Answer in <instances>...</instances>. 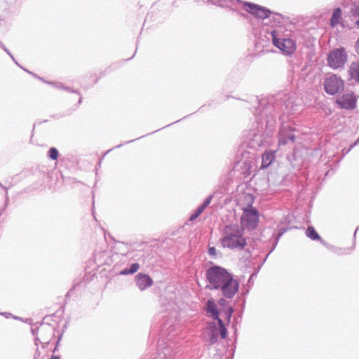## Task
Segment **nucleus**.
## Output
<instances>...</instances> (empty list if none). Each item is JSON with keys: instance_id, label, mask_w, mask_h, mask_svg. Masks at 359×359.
<instances>
[{"instance_id": "nucleus-1", "label": "nucleus", "mask_w": 359, "mask_h": 359, "mask_svg": "<svg viewBox=\"0 0 359 359\" xmlns=\"http://www.w3.org/2000/svg\"><path fill=\"white\" fill-rule=\"evenodd\" d=\"M244 229L237 224L226 225L223 230L220 243L223 248L231 250H243L246 246V239L243 236Z\"/></svg>"}, {"instance_id": "nucleus-2", "label": "nucleus", "mask_w": 359, "mask_h": 359, "mask_svg": "<svg viewBox=\"0 0 359 359\" xmlns=\"http://www.w3.org/2000/svg\"><path fill=\"white\" fill-rule=\"evenodd\" d=\"M272 43L285 55H291L297 49L296 41L291 38L282 36L276 30L271 32Z\"/></svg>"}, {"instance_id": "nucleus-3", "label": "nucleus", "mask_w": 359, "mask_h": 359, "mask_svg": "<svg viewBox=\"0 0 359 359\" xmlns=\"http://www.w3.org/2000/svg\"><path fill=\"white\" fill-rule=\"evenodd\" d=\"M230 274L224 268L217 266L210 267L206 273V277L210 284V289H218Z\"/></svg>"}, {"instance_id": "nucleus-4", "label": "nucleus", "mask_w": 359, "mask_h": 359, "mask_svg": "<svg viewBox=\"0 0 359 359\" xmlns=\"http://www.w3.org/2000/svg\"><path fill=\"white\" fill-rule=\"evenodd\" d=\"M259 212L251 205L243 208V215L241 219V227L248 230H252L257 228L259 223Z\"/></svg>"}, {"instance_id": "nucleus-5", "label": "nucleus", "mask_w": 359, "mask_h": 359, "mask_svg": "<svg viewBox=\"0 0 359 359\" xmlns=\"http://www.w3.org/2000/svg\"><path fill=\"white\" fill-rule=\"evenodd\" d=\"M327 60L329 67L337 69L344 67L348 60V55L344 48H335L330 52Z\"/></svg>"}, {"instance_id": "nucleus-6", "label": "nucleus", "mask_w": 359, "mask_h": 359, "mask_svg": "<svg viewBox=\"0 0 359 359\" xmlns=\"http://www.w3.org/2000/svg\"><path fill=\"white\" fill-rule=\"evenodd\" d=\"M324 90L329 95H334L344 90V81L337 74L327 76L323 83Z\"/></svg>"}, {"instance_id": "nucleus-7", "label": "nucleus", "mask_w": 359, "mask_h": 359, "mask_svg": "<svg viewBox=\"0 0 359 359\" xmlns=\"http://www.w3.org/2000/svg\"><path fill=\"white\" fill-rule=\"evenodd\" d=\"M239 283L237 279L230 274L229 276L218 287L222 294L227 298L231 299L238 291Z\"/></svg>"}, {"instance_id": "nucleus-8", "label": "nucleus", "mask_w": 359, "mask_h": 359, "mask_svg": "<svg viewBox=\"0 0 359 359\" xmlns=\"http://www.w3.org/2000/svg\"><path fill=\"white\" fill-rule=\"evenodd\" d=\"M299 132L292 126L291 123L282 124L279 130L278 144L285 145L294 142Z\"/></svg>"}, {"instance_id": "nucleus-9", "label": "nucleus", "mask_w": 359, "mask_h": 359, "mask_svg": "<svg viewBox=\"0 0 359 359\" xmlns=\"http://www.w3.org/2000/svg\"><path fill=\"white\" fill-rule=\"evenodd\" d=\"M206 311L209 313L210 317L217 320V323L220 325V337L222 339H225L227 334V330L223 320L219 318L217 306L212 299L208 300L206 303Z\"/></svg>"}, {"instance_id": "nucleus-10", "label": "nucleus", "mask_w": 359, "mask_h": 359, "mask_svg": "<svg viewBox=\"0 0 359 359\" xmlns=\"http://www.w3.org/2000/svg\"><path fill=\"white\" fill-rule=\"evenodd\" d=\"M243 4L246 7V11L257 18L265 19L270 16L271 11L264 7L250 2Z\"/></svg>"}, {"instance_id": "nucleus-11", "label": "nucleus", "mask_w": 359, "mask_h": 359, "mask_svg": "<svg viewBox=\"0 0 359 359\" xmlns=\"http://www.w3.org/2000/svg\"><path fill=\"white\" fill-rule=\"evenodd\" d=\"M337 103L340 106L341 108L352 109L355 107L356 97L353 93L344 94L342 96L337 99Z\"/></svg>"}, {"instance_id": "nucleus-12", "label": "nucleus", "mask_w": 359, "mask_h": 359, "mask_svg": "<svg viewBox=\"0 0 359 359\" xmlns=\"http://www.w3.org/2000/svg\"><path fill=\"white\" fill-rule=\"evenodd\" d=\"M219 334H220V325H216L215 323H210L209 324V331L208 332V339L207 341L209 344H214L218 340Z\"/></svg>"}, {"instance_id": "nucleus-13", "label": "nucleus", "mask_w": 359, "mask_h": 359, "mask_svg": "<svg viewBox=\"0 0 359 359\" xmlns=\"http://www.w3.org/2000/svg\"><path fill=\"white\" fill-rule=\"evenodd\" d=\"M135 280L136 285L140 290H144L153 284V280L151 277L144 273H138L135 278Z\"/></svg>"}, {"instance_id": "nucleus-14", "label": "nucleus", "mask_w": 359, "mask_h": 359, "mask_svg": "<svg viewBox=\"0 0 359 359\" xmlns=\"http://www.w3.org/2000/svg\"><path fill=\"white\" fill-rule=\"evenodd\" d=\"M276 158V151H266L262 154V165L260 168L269 167Z\"/></svg>"}, {"instance_id": "nucleus-15", "label": "nucleus", "mask_w": 359, "mask_h": 359, "mask_svg": "<svg viewBox=\"0 0 359 359\" xmlns=\"http://www.w3.org/2000/svg\"><path fill=\"white\" fill-rule=\"evenodd\" d=\"M348 74L351 79L359 82V60L353 62L348 69Z\"/></svg>"}, {"instance_id": "nucleus-16", "label": "nucleus", "mask_w": 359, "mask_h": 359, "mask_svg": "<svg viewBox=\"0 0 359 359\" xmlns=\"http://www.w3.org/2000/svg\"><path fill=\"white\" fill-rule=\"evenodd\" d=\"M341 20V10L337 8L334 10L332 18L330 19V26L332 27H336Z\"/></svg>"}, {"instance_id": "nucleus-17", "label": "nucleus", "mask_w": 359, "mask_h": 359, "mask_svg": "<svg viewBox=\"0 0 359 359\" xmlns=\"http://www.w3.org/2000/svg\"><path fill=\"white\" fill-rule=\"evenodd\" d=\"M306 235L312 240H320V236L313 226H309L307 228Z\"/></svg>"}, {"instance_id": "nucleus-18", "label": "nucleus", "mask_w": 359, "mask_h": 359, "mask_svg": "<svg viewBox=\"0 0 359 359\" xmlns=\"http://www.w3.org/2000/svg\"><path fill=\"white\" fill-rule=\"evenodd\" d=\"M140 268L138 263H133L131 264L130 269H125L120 271L121 275H128L135 273Z\"/></svg>"}, {"instance_id": "nucleus-19", "label": "nucleus", "mask_w": 359, "mask_h": 359, "mask_svg": "<svg viewBox=\"0 0 359 359\" xmlns=\"http://www.w3.org/2000/svg\"><path fill=\"white\" fill-rule=\"evenodd\" d=\"M351 13L354 18H359V1L355 2L351 9Z\"/></svg>"}, {"instance_id": "nucleus-20", "label": "nucleus", "mask_w": 359, "mask_h": 359, "mask_svg": "<svg viewBox=\"0 0 359 359\" xmlns=\"http://www.w3.org/2000/svg\"><path fill=\"white\" fill-rule=\"evenodd\" d=\"M48 156L52 160H56L58 157V151L55 147H51L48 151Z\"/></svg>"}, {"instance_id": "nucleus-21", "label": "nucleus", "mask_w": 359, "mask_h": 359, "mask_svg": "<svg viewBox=\"0 0 359 359\" xmlns=\"http://www.w3.org/2000/svg\"><path fill=\"white\" fill-rule=\"evenodd\" d=\"M233 312V309L231 306H226V309L224 311V314H225V317H226V320H228V322L230 321Z\"/></svg>"}, {"instance_id": "nucleus-22", "label": "nucleus", "mask_w": 359, "mask_h": 359, "mask_svg": "<svg viewBox=\"0 0 359 359\" xmlns=\"http://www.w3.org/2000/svg\"><path fill=\"white\" fill-rule=\"evenodd\" d=\"M203 210L202 208H200L199 207L196 210V211L190 216L189 220L194 221L195 220L202 212Z\"/></svg>"}, {"instance_id": "nucleus-23", "label": "nucleus", "mask_w": 359, "mask_h": 359, "mask_svg": "<svg viewBox=\"0 0 359 359\" xmlns=\"http://www.w3.org/2000/svg\"><path fill=\"white\" fill-rule=\"evenodd\" d=\"M212 196H208L205 201L203 203V204L199 206L200 208H202L203 210H204L207 207L208 205L211 203V201H212Z\"/></svg>"}, {"instance_id": "nucleus-24", "label": "nucleus", "mask_w": 359, "mask_h": 359, "mask_svg": "<svg viewBox=\"0 0 359 359\" xmlns=\"http://www.w3.org/2000/svg\"><path fill=\"white\" fill-rule=\"evenodd\" d=\"M0 47L12 58V60L15 62V64L19 65L18 63L15 61V60L14 57L13 56V55L8 50V48L2 43L1 41H0Z\"/></svg>"}, {"instance_id": "nucleus-25", "label": "nucleus", "mask_w": 359, "mask_h": 359, "mask_svg": "<svg viewBox=\"0 0 359 359\" xmlns=\"http://www.w3.org/2000/svg\"><path fill=\"white\" fill-rule=\"evenodd\" d=\"M208 253L211 257H215L217 256V250L215 247H209Z\"/></svg>"}, {"instance_id": "nucleus-26", "label": "nucleus", "mask_w": 359, "mask_h": 359, "mask_svg": "<svg viewBox=\"0 0 359 359\" xmlns=\"http://www.w3.org/2000/svg\"><path fill=\"white\" fill-rule=\"evenodd\" d=\"M228 302L226 299H223V298H221L219 300V304L221 306H223V307H226V305H227Z\"/></svg>"}, {"instance_id": "nucleus-27", "label": "nucleus", "mask_w": 359, "mask_h": 359, "mask_svg": "<svg viewBox=\"0 0 359 359\" xmlns=\"http://www.w3.org/2000/svg\"><path fill=\"white\" fill-rule=\"evenodd\" d=\"M352 149H351V147L348 148V149H344L342 150V153H343V155H346L348 153H349V151L351 150Z\"/></svg>"}, {"instance_id": "nucleus-28", "label": "nucleus", "mask_w": 359, "mask_h": 359, "mask_svg": "<svg viewBox=\"0 0 359 359\" xmlns=\"http://www.w3.org/2000/svg\"><path fill=\"white\" fill-rule=\"evenodd\" d=\"M355 50H356L357 53L359 55V37L355 43Z\"/></svg>"}, {"instance_id": "nucleus-29", "label": "nucleus", "mask_w": 359, "mask_h": 359, "mask_svg": "<svg viewBox=\"0 0 359 359\" xmlns=\"http://www.w3.org/2000/svg\"><path fill=\"white\" fill-rule=\"evenodd\" d=\"M359 144V137L355 140V142L351 145V149H353L355 145Z\"/></svg>"}, {"instance_id": "nucleus-30", "label": "nucleus", "mask_w": 359, "mask_h": 359, "mask_svg": "<svg viewBox=\"0 0 359 359\" xmlns=\"http://www.w3.org/2000/svg\"><path fill=\"white\" fill-rule=\"evenodd\" d=\"M1 314L5 316L6 318H8L9 316H11L12 315L10 313H1Z\"/></svg>"}, {"instance_id": "nucleus-31", "label": "nucleus", "mask_w": 359, "mask_h": 359, "mask_svg": "<svg viewBox=\"0 0 359 359\" xmlns=\"http://www.w3.org/2000/svg\"><path fill=\"white\" fill-rule=\"evenodd\" d=\"M50 359H60L59 356L57 355H52Z\"/></svg>"}, {"instance_id": "nucleus-32", "label": "nucleus", "mask_w": 359, "mask_h": 359, "mask_svg": "<svg viewBox=\"0 0 359 359\" xmlns=\"http://www.w3.org/2000/svg\"><path fill=\"white\" fill-rule=\"evenodd\" d=\"M6 209V207H4L2 208L1 209H0V216L1 215V214L3 213V212Z\"/></svg>"}, {"instance_id": "nucleus-33", "label": "nucleus", "mask_w": 359, "mask_h": 359, "mask_svg": "<svg viewBox=\"0 0 359 359\" xmlns=\"http://www.w3.org/2000/svg\"><path fill=\"white\" fill-rule=\"evenodd\" d=\"M55 87L56 88H62V86L61 85H60V86L56 85Z\"/></svg>"}, {"instance_id": "nucleus-34", "label": "nucleus", "mask_w": 359, "mask_h": 359, "mask_svg": "<svg viewBox=\"0 0 359 359\" xmlns=\"http://www.w3.org/2000/svg\"><path fill=\"white\" fill-rule=\"evenodd\" d=\"M357 230H358V229H356V230L355 231L354 237H355Z\"/></svg>"}, {"instance_id": "nucleus-35", "label": "nucleus", "mask_w": 359, "mask_h": 359, "mask_svg": "<svg viewBox=\"0 0 359 359\" xmlns=\"http://www.w3.org/2000/svg\"><path fill=\"white\" fill-rule=\"evenodd\" d=\"M65 89L66 90H69V88H67H67H65Z\"/></svg>"}, {"instance_id": "nucleus-36", "label": "nucleus", "mask_w": 359, "mask_h": 359, "mask_svg": "<svg viewBox=\"0 0 359 359\" xmlns=\"http://www.w3.org/2000/svg\"><path fill=\"white\" fill-rule=\"evenodd\" d=\"M133 140H130L127 143L132 142Z\"/></svg>"}, {"instance_id": "nucleus-37", "label": "nucleus", "mask_w": 359, "mask_h": 359, "mask_svg": "<svg viewBox=\"0 0 359 359\" xmlns=\"http://www.w3.org/2000/svg\"><path fill=\"white\" fill-rule=\"evenodd\" d=\"M0 186H1V187H2V185H1V183H0Z\"/></svg>"}]
</instances>
